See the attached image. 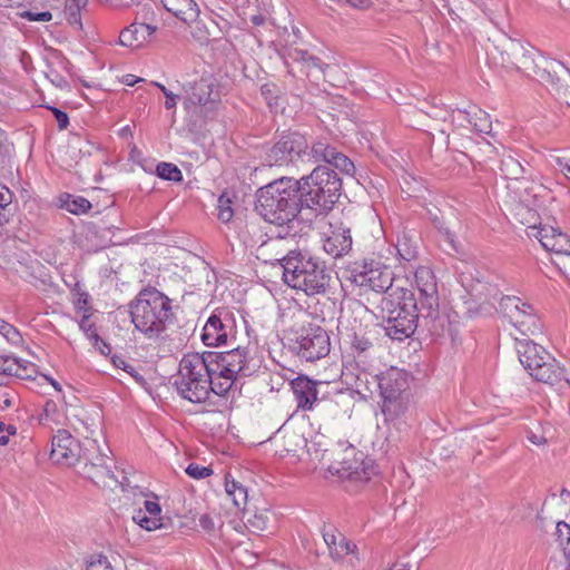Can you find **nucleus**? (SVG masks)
Wrapping results in <instances>:
<instances>
[{
  "label": "nucleus",
  "mask_w": 570,
  "mask_h": 570,
  "mask_svg": "<svg viewBox=\"0 0 570 570\" xmlns=\"http://www.w3.org/2000/svg\"><path fill=\"white\" fill-rule=\"evenodd\" d=\"M351 347L357 357L365 355L372 347L373 343L365 335L354 333Z\"/></svg>",
  "instance_id": "46"
},
{
  "label": "nucleus",
  "mask_w": 570,
  "mask_h": 570,
  "mask_svg": "<svg viewBox=\"0 0 570 570\" xmlns=\"http://www.w3.org/2000/svg\"><path fill=\"white\" fill-rule=\"evenodd\" d=\"M2 336L13 345H19L22 342L20 332L12 324H9V326L6 327Z\"/></svg>",
  "instance_id": "59"
},
{
  "label": "nucleus",
  "mask_w": 570,
  "mask_h": 570,
  "mask_svg": "<svg viewBox=\"0 0 570 570\" xmlns=\"http://www.w3.org/2000/svg\"><path fill=\"white\" fill-rule=\"evenodd\" d=\"M112 364L117 368H121L122 371L127 372L137 383L145 384V377L137 371V368L127 362L124 356L121 355H114L111 357Z\"/></svg>",
  "instance_id": "45"
},
{
  "label": "nucleus",
  "mask_w": 570,
  "mask_h": 570,
  "mask_svg": "<svg viewBox=\"0 0 570 570\" xmlns=\"http://www.w3.org/2000/svg\"><path fill=\"white\" fill-rule=\"evenodd\" d=\"M199 527L209 537V538H216L218 535V532L220 528L223 527V522L219 518L216 520L210 514H202L199 517Z\"/></svg>",
  "instance_id": "44"
},
{
  "label": "nucleus",
  "mask_w": 570,
  "mask_h": 570,
  "mask_svg": "<svg viewBox=\"0 0 570 570\" xmlns=\"http://www.w3.org/2000/svg\"><path fill=\"white\" fill-rule=\"evenodd\" d=\"M500 173L503 178L513 181L514 184L523 176H525L529 170L520 163L518 158L513 155L503 154L500 160Z\"/></svg>",
  "instance_id": "33"
},
{
  "label": "nucleus",
  "mask_w": 570,
  "mask_h": 570,
  "mask_svg": "<svg viewBox=\"0 0 570 570\" xmlns=\"http://www.w3.org/2000/svg\"><path fill=\"white\" fill-rule=\"evenodd\" d=\"M18 16L22 19H27L28 21L37 22H47L52 19V13L50 11L36 12L31 9L18 12Z\"/></svg>",
  "instance_id": "55"
},
{
  "label": "nucleus",
  "mask_w": 570,
  "mask_h": 570,
  "mask_svg": "<svg viewBox=\"0 0 570 570\" xmlns=\"http://www.w3.org/2000/svg\"><path fill=\"white\" fill-rule=\"evenodd\" d=\"M420 110L434 122L432 126L428 125V129L424 130L431 135L432 138H434L432 130L438 131L441 136H444L443 141L448 145L449 136L446 135L445 122L453 116V111L444 104L435 102V98H433L432 102H425Z\"/></svg>",
  "instance_id": "23"
},
{
  "label": "nucleus",
  "mask_w": 570,
  "mask_h": 570,
  "mask_svg": "<svg viewBox=\"0 0 570 570\" xmlns=\"http://www.w3.org/2000/svg\"><path fill=\"white\" fill-rule=\"evenodd\" d=\"M304 443L303 436L295 432L284 435V449L287 452H296V448Z\"/></svg>",
  "instance_id": "57"
},
{
  "label": "nucleus",
  "mask_w": 570,
  "mask_h": 570,
  "mask_svg": "<svg viewBox=\"0 0 570 570\" xmlns=\"http://www.w3.org/2000/svg\"><path fill=\"white\" fill-rule=\"evenodd\" d=\"M299 190V181L294 177L275 179L257 189L255 210L265 222L292 229L305 208Z\"/></svg>",
  "instance_id": "2"
},
{
  "label": "nucleus",
  "mask_w": 570,
  "mask_h": 570,
  "mask_svg": "<svg viewBox=\"0 0 570 570\" xmlns=\"http://www.w3.org/2000/svg\"><path fill=\"white\" fill-rule=\"evenodd\" d=\"M225 490L228 497L232 498L234 504L237 508L245 505L247 502V490L246 488L235 480H225Z\"/></svg>",
  "instance_id": "40"
},
{
  "label": "nucleus",
  "mask_w": 570,
  "mask_h": 570,
  "mask_svg": "<svg viewBox=\"0 0 570 570\" xmlns=\"http://www.w3.org/2000/svg\"><path fill=\"white\" fill-rule=\"evenodd\" d=\"M14 207L12 205V194L6 187H0V225L9 222V218L13 215Z\"/></svg>",
  "instance_id": "42"
},
{
  "label": "nucleus",
  "mask_w": 570,
  "mask_h": 570,
  "mask_svg": "<svg viewBox=\"0 0 570 570\" xmlns=\"http://www.w3.org/2000/svg\"><path fill=\"white\" fill-rule=\"evenodd\" d=\"M171 303L156 287H144L128 305L135 328L149 340L158 338L176 321Z\"/></svg>",
  "instance_id": "4"
},
{
  "label": "nucleus",
  "mask_w": 570,
  "mask_h": 570,
  "mask_svg": "<svg viewBox=\"0 0 570 570\" xmlns=\"http://www.w3.org/2000/svg\"><path fill=\"white\" fill-rule=\"evenodd\" d=\"M524 368L535 381L550 385L560 382L563 377V370L551 355L550 361H547L546 357L540 354L539 357L533 360L531 367Z\"/></svg>",
  "instance_id": "21"
},
{
  "label": "nucleus",
  "mask_w": 570,
  "mask_h": 570,
  "mask_svg": "<svg viewBox=\"0 0 570 570\" xmlns=\"http://www.w3.org/2000/svg\"><path fill=\"white\" fill-rule=\"evenodd\" d=\"M515 350L523 367H531L533 360L540 354L550 361L549 352L529 337H515Z\"/></svg>",
  "instance_id": "28"
},
{
  "label": "nucleus",
  "mask_w": 570,
  "mask_h": 570,
  "mask_svg": "<svg viewBox=\"0 0 570 570\" xmlns=\"http://www.w3.org/2000/svg\"><path fill=\"white\" fill-rule=\"evenodd\" d=\"M79 327L87 335V337L94 340L95 345L98 346L100 336L97 333L95 323L90 321L88 315L82 316L81 321L79 322Z\"/></svg>",
  "instance_id": "52"
},
{
  "label": "nucleus",
  "mask_w": 570,
  "mask_h": 570,
  "mask_svg": "<svg viewBox=\"0 0 570 570\" xmlns=\"http://www.w3.org/2000/svg\"><path fill=\"white\" fill-rule=\"evenodd\" d=\"M544 72L558 99L570 107V85L566 83L567 78H570V69L562 62L552 60Z\"/></svg>",
  "instance_id": "20"
},
{
  "label": "nucleus",
  "mask_w": 570,
  "mask_h": 570,
  "mask_svg": "<svg viewBox=\"0 0 570 570\" xmlns=\"http://www.w3.org/2000/svg\"><path fill=\"white\" fill-rule=\"evenodd\" d=\"M198 356L205 363V368L209 376L207 381H212L210 385H213L212 392L219 396L226 395L236 381L233 376V370L227 367L224 362H220L219 352L198 353Z\"/></svg>",
  "instance_id": "14"
},
{
  "label": "nucleus",
  "mask_w": 570,
  "mask_h": 570,
  "mask_svg": "<svg viewBox=\"0 0 570 570\" xmlns=\"http://www.w3.org/2000/svg\"><path fill=\"white\" fill-rule=\"evenodd\" d=\"M19 358L9 355H0V375L17 374L19 371Z\"/></svg>",
  "instance_id": "48"
},
{
  "label": "nucleus",
  "mask_w": 570,
  "mask_h": 570,
  "mask_svg": "<svg viewBox=\"0 0 570 570\" xmlns=\"http://www.w3.org/2000/svg\"><path fill=\"white\" fill-rule=\"evenodd\" d=\"M235 334L234 313L228 308H216L203 327L202 341L206 346H220L235 338Z\"/></svg>",
  "instance_id": "11"
},
{
  "label": "nucleus",
  "mask_w": 570,
  "mask_h": 570,
  "mask_svg": "<svg viewBox=\"0 0 570 570\" xmlns=\"http://www.w3.org/2000/svg\"><path fill=\"white\" fill-rule=\"evenodd\" d=\"M335 149V147L322 140L313 142L311 147L308 146V149L304 150L303 170L321 161L326 165Z\"/></svg>",
  "instance_id": "32"
},
{
  "label": "nucleus",
  "mask_w": 570,
  "mask_h": 570,
  "mask_svg": "<svg viewBox=\"0 0 570 570\" xmlns=\"http://www.w3.org/2000/svg\"><path fill=\"white\" fill-rule=\"evenodd\" d=\"M460 116H463L464 120H466L475 131L480 134L490 135L492 130V122L490 120L489 114L481 109L473 110H458Z\"/></svg>",
  "instance_id": "35"
},
{
  "label": "nucleus",
  "mask_w": 570,
  "mask_h": 570,
  "mask_svg": "<svg viewBox=\"0 0 570 570\" xmlns=\"http://www.w3.org/2000/svg\"><path fill=\"white\" fill-rule=\"evenodd\" d=\"M382 396V413L386 422L405 416L410 404V381L405 371L391 367L376 377Z\"/></svg>",
  "instance_id": "6"
},
{
  "label": "nucleus",
  "mask_w": 570,
  "mask_h": 570,
  "mask_svg": "<svg viewBox=\"0 0 570 570\" xmlns=\"http://www.w3.org/2000/svg\"><path fill=\"white\" fill-rule=\"evenodd\" d=\"M214 85L209 79L202 78L198 81L189 85L187 92V101L191 105L206 106L207 104H215L216 97H213Z\"/></svg>",
  "instance_id": "31"
},
{
  "label": "nucleus",
  "mask_w": 570,
  "mask_h": 570,
  "mask_svg": "<svg viewBox=\"0 0 570 570\" xmlns=\"http://www.w3.org/2000/svg\"><path fill=\"white\" fill-rule=\"evenodd\" d=\"M288 347L301 360L315 362L328 355L330 335L326 330L314 323H304L293 327L287 336Z\"/></svg>",
  "instance_id": "8"
},
{
  "label": "nucleus",
  "mask_w": 570,
  "mask_h": 570,
  "mask_svg": "<svg viewBox=\"0 0 570 570\" xmlns=\"http://www.w3.org/2000/svg\"><path fill=\"white\" fill-rule=\"evenodd\" d=\"M520 186L508 185V188H513L520 202L530 203V198L535 199L538 197V193L535 189H542L541 185H537L532 179V174L528 173L521 180L517 181Z\"/></svg>",
  "instance_id": "36"
},
{
  "label": "nucleus",
  "mask_w": 570,
  "mask_h": 570,
  "mask_svg": "<svg viewBox=\"0 0 570 570\" xmlns=\"http://www.w3.org/2000/svg\"><path fill=\"white\" fill-rule=\"evenodd\" d=\"M164 8L176 18L189 24L197 20L199 9L194 0H160Z\"/></svg>",
  "instance_id": "29"
},
{
  "label": "nucleus",
  "mask_w": 570,
  "mask_h": 570,
  "mask_svg": "<svg viewBox=\"0 0 570 570\" xmlns=\"http://www.w3.org/2000/svg\"><path fill=\"white\" fill-rule=\"evenodd\" d=\"M547 570H570V551L563 549L561 559L551 558L547 564Z\"/></svg>",
  "instance_id": "53"
},
{
  "label": "nucleus",
  "mask_w": 570,
  "mask_h": 570,
  "mask_svg": "<svg viewBox=\"0 0 570 570\" xmlns=\"http://www.w3.org/2000/svg\"><path fill=\"white\" fill-rule=\"evenodd\" d=\"M185 471L190 478L196 480H202L213 474V470L209 466H202L196 463L188 464Z\"/></svg>",
  "instance_id": "54"
},
{
  "label": "nucleus",
  "mask_w": 570,
  "mask_h": 570,
  "mask_svg": "<svg viewBox=\"0 0 570 570\" xmlns=\"http://www.w3.org/2000/svg\"><path fill=\"white\" fill-rule=\"evenodd\" d=\"M527 302H523L520 297L513 295H503L499 299V311L504 317L511 321H518L517 316L520 315V311L527 306Z\"/></svg>",
  "instance_id": "37"
},
{
  "label": "nucleus",
  "mask_w": 570,
  "mask_h": 570,
  "mask_svg": "<svg viewBox=\"0 0 570 570\" xmlns=\"http://www.w3.org/2000/svg\"><path fill=\"white\" fill-rule=\"evenodd\" d=\"M276 86L275 85H264L262 86L261 88V94L262 96L265 98V100L267 101V104L269 106L273 105V100L277 98V95H276Z\"/></svg>",
  "instance_id": "64"
},
{
  "label": "nucleus",
  "mask_w": 570,
  "mask_h": 570,
  "mask_svg": "<svg viewBox=\"0 0 570 570\" xmlns=\"http://www.w3.org/2000/svg\"><path fill=\"white\" fill-rule=\"evenodd\" d=\"M61 202L62 207L75 215L86 214L91 208L90 202L81 196L72 197L66 194L65 198H61Z\"/></svg>",
  "instance_id": "41"
},
{
  "label": "nucleus",
  "mask_w": 570,
  "mask_h": 570,
  "mask_svg": "<svg viewBox=\"0 0 570 570\" xmlns=\"http://www.w3.org/2000/svg\"><path fill=\"white\" fill-rule=\"evenodd\" d=\"M396 249H397L400 257L405 262H411L416 256V252L414 249L410 248L407 246L406 242H403V243L399 242Z\"/></svg>",
  "instance_id": "62"
},
{
  "label": "nucleus",
  "mask_w": 570,
  "mask_h": 570,
  "mask_svg": "<svg viewBox=\"0 0 570 570\" xmlns=\"http://www.w3.org/2000/svg\"><path fill=\"white\" fill-rule=\"evenodd\" d=\"M419 292L417 303L429 313L442 314L439 304L438 283L431 268L421 266L414 274Z\"/></svg>",
  "instance_id": "16"
},
{
  "label": "nucleus",
  "mask_w": 570,
  "mask_h": 570,
  "mask_svg": "<svg viewBox=\"0 0 570 570\" xmlns=\"http://www.w3.org/2000/svg\"><path fill=\"white\" fill-rule=\"evenodd\" d=\"M557 537L560 543L562 544L563 541L570 542V525L563 521L557 522Z\"/></svg>",
  "instance_id": "63"
},
{
  "label": "nucleus",
  "mask_w": 570,
  "mask_h": 570,
  "mask_svg": "<svg viewBox=\"0 0 570 570\" xmlns=\"http://www.w3.org/2000/svg\"><path fill=\"white\" fill-rule=\"evenodd\" d=\"M325 390L321 395L320 405L334 415L345 414L352 405V392L341 389Z\"/></svg>",
  "instance_id": "25"
},
{
  "label": "nucleus",
  "mask_w": 570,
  "mask_h": 570,
  "mask_svg": "<svg viewBox=\"0 0 570 570\" xmlns=\"http://www.w3.org/2000/svg\"><path fill=\"white\" fill-rule=\"evenodd\" d=\"M352 243L351 228L341 223L324 239L323 249L333 258H338L352 249Z\"/></svg>",
  "instance_id": "22"
},
{
  "label": "nucleus",
  "mask_w": 570,
  "mask_h": 570,
  "mask_svg": "<svg viewBox=\"0 0 570 570\" xmlns=\"http://www.w3.org/2000/svg\"><path fill=\"white\" fill-rule=\"evenodd\" d=\"M297 409L302 411H312L314 405H320L321 395L325 389L330 387L326 382H317L305 375H299L289 383Z\"/></svg>",
  "instance_id": "15"
},
{
  "label": "nucleus",
  "mask_w": 570,
  "mask_h": 570,
  "mask_svg": "<svg viewBox=\"0 0 570 570\" xmlns=\"http://www.w3.org/2000/svg\"><path fill=\"white\" fill-rule=\"evenodd\" d=\"M220 362L233 370V376H249L256 372L257 364L248 346H237L227 352H219Z\"/></svg>",
  "instance_id": "19"
},
{
  "label": "nucleus",
  "mask_w": 570,
  "mask_h": 570,
  "mask_svg": "<svg viewBox=\"0 0 570 570\" xmlns=\"http://www.w3.org/2000/svg\"><path fill=\"white\" fill-rule=\"evenodd\" d=\"M108 461H110L108 454L102 451L97 440L87 439L83 442L80 462H83L82 472L88 479L95 483H97L99 479H112L114 472Z\"/></svg>",
  "instance_id": "13"
},
{
  "label": "nucleus",
  "mask_w": 570,
  "mask_h": 570,
  "mask_svg": "<svg viewBox=\"0 0 570 570\" xmlns=\"http://www.w3.org/2000/svg\"><path fill=\"white\" fill-rule=\"evenodd\" d=\"M528 236L537 238L546 250L553 254V257L570 250V237L558 228L532 225L528 227Z\"/></svg>",
  "instance_id": "18"
},
{
  "label": "nucleus",
  "mask_w": 570,
  "mask_h": 570,
  "mask_svg": "<svg viewBox=\"0 0 570 570\" xmlns=\"http://www.w3.org/2000/svg\"><path fill=\"white\" fill-rule=\"evenodd\" d=\"M144 509L135 510L132 520L147 531L164 528L163 518L160 514V505L156 501L145 500Z\"/></svg>",
  "instance_id": "26"
},
{
  "label": "nucleus",
  "mask_w": 570,
  "mask_h": 570,
  "mask_svg": "<svg viewBox=\"0 0 570 570\" xmlns=\"http://www.w3.org/2000/svg\"><path fill=\"white\" fill-rule=\"evenodd\" d=\"M439 232L441 235L440 242L444 246L446 250H453L455 253H459V245L456 243L454 234L449 229L444 227H439Z\"/></svg>",
  "instance_id": "51"
},
{
  "label": "nucleus",
  "mask_w": 570,
  "mask_h": 570,
  "mask_svg": "<svg viewBox=\"0 0 570 570\" xmlns=\"http://www.w3.org/2000/svg\"><path fill=\"white\" fill-rule=\"evenodd\" d=\"M156 174L159 178L169 180V181H181L183 180V174L181 170L171 163H159L156 167Z\"/></svg>",
  "instance_id": "43"
},
{
  "label": "nucleus",
  "mask_w": 570,
  "mask_h": 570,
  "mask_svg": "<svg viewBox=\"0 0 570 570\" xmlns=\"http://www.w3.org/2000/svg\"><path fill=\"white\" fill-rule=\"evenodd\" d=\"M381 309L385 334L395 341H404L415 331L431 337H441L450 330L449 316L429 313L409 288L396 287L389 293L382 298Z\"/></svg>",
  "instance_id": "1"
},
{
  "label": "nucleus",
  "mask_w": 570,
  "mask_h": 570,
  "mask_svg": "<svg viewBox=\"0 0 570 570\" xmlns=\"http://www.w3.org/2000/svg\"><path fill=\"white\" fill-rule=\"evenodd\" d=\"M552 264L568 278H570V250L561 256L552 257Z\"/></svg>",
  "instance_id": "56"
},
{
  "label": "nucleus",
  "mask_w": 570,
  "mask_h": 570,
  "mask_svg": "<svg viewBox=\"0 0 570 570\" xmlns=\"http://www.w3.org/2000/svg\"><path fill=\"white\" fill-rule=\"evenodd\" d=\"M81 450L82 446L67 430H59L52 438L50 459L56 463L75 465L80 463Z\"/></svg>",
  "instance_id": "17"
},
{
  "label": "nucleus",
  "mask_w": 570,
  "mask_h": 570,
  "mask_svg": "<svg viewBox=\"0 0 570 570\" xmlns=\"http://www.w3.org/2000/svg\"><path fill=\"white\" fill-rule=\"evenodd\" d=\"M296 181H299L305 208L317 215L331 212L341 197L342 178L326 165H317L309 175H304Z\"/></svg>",
  "instance_id": "5"
},
{
  "label": "nucleus",
  "mask_w": 570,
  "mask_h": 570,
  "mask_svg": "<svg viewBox=\"0 0 570 570\" xmlns=\"http://www.w3.org/2000/svg\"><path fill=\"white\" fill-rule=\"evenodd\" d=\"M86 570H114V568L106 556L95 553L86 561Z\"/></svg>",
  "instance_id": "47"
},
{
  "label": "nucleus",
  "mask_w": 570,
  "mask_h": 570,
  "mask_svg": "<svg viewBox=\"0 0 570 570\" xmlns=\"http://www.w3.org/2000/svg\"><path fill=\"white\" fill-rule=\"evenodd\" d=\"M322 535L330 551V556L334 560H341L355 549V544L348 541L334 525L325 524L322 529Z\"/></svg>",
  "instance_id": "24"
},
{
  "label": "nucleus",
  "mask_w": 570,
  "mask_h": 570,
  "mask_svg": "<svg viewBox=\"0 0 570 570\" xmlns=\"http://www.w3.org/2000/svg\"><path fill=\"white\" fill-rule=\"evenodd\" d=\"M283 267L284 283L307 296L325 294L332 282V271L325 262L303 250H289L277 259Z\"/></svg>",
  "instance_id": "3"
},
{
  "label": "nucleus",
  "mask_w": 570,
  "mask_h": 570,
  "mask_svg": "<svg viewBox=\"0 0 570 570\" xmlns=\"http://www.w3.org/2000/svg\"><path fill=\"white\" fill-rule=\"evenodd\" d=\"M154 85L160 89V91L165 95L166 101L165 107L167 109H171L176 106L178 95L173 94L170 90H168L163 83L154 82Z\"/></svg>",
  "instance_id": "61"
},
{
  "label": "nucleus",
  "mask_w": 570,
  "mask_h": 570,
  "mask_svg": "<svg viewBox=\"0 0 570 570\" xmlns=\"http://www.w3.org/2000/svg\"><path fill=\"white\" fill-rule=\"evenodd\" d=\"M352 282L365 291H373L379 294L392 289L393 273L387 267L374 266L373 262H364L352 269Z\"/></svg>",
  "instance_id": "12"
},
{
  "label": "nucleus",
  "mask_w": 570,
  "mask_h": 570,
  "mask_svg": "<svg viewBox=\"0 0 570 570\" xmlns=\"http://www.w3.org/2000/svg\"><path fill=\"white\" fill-rule=\"evenodd\" d=\"M156 27L147 23L134 22L121 30L119 35V43L124 47L138 48L140 47L154 32Z\"/></svg>",
  "instance_id": "27"
},
{
  "label": "nucleus",
  "mask_w": 570,
  "mask_h": 570,
  "mask_svg": "<svg viewBox=\"0 0 570 570\" xmlns=\"http://www.w3.org/2000/svg\"><path fill=\"white\" fill-rule=\"evenodd\" d=\"M205 363L198 356V353H188L179 362L178 374L174 385L178 394L191 402H205L213 390L212 381H207Z\"/></svg>",
  "instance_id": "7"
},
{
  "label": "nucleus",
  "mask_w": 570,
  "mask_h": 570,
  "mask_svg": "<svg viewBox=\"0 0 570 570\" xmlns=\"http://www.w3.org/2000/svg\"><path fill=\"white\" fill-rule=\"evenodd\" d=\"M51 112L52 115L55 116L57 122H58V127L60 130H63V129H67L68 125H69V116L67 112L60 110L59 108L57 107H52V106H48L47 107Z\"/></svg>",
  "instance_id": "58"
},
{
  "label": "nucleus",
  "mask_w": 570,
  "mask_h": 570,
  "mask_svg": "<svg viewBox=\"0 0 570 570\" xmlns=\"http://www.w3.org/2000/svg\"><path fill=\"white\" fill-rule=\"evenodd\" d=\"M344 470L347 472L348 476L360 481H368L372 475L376 474L375 465L372 460H362L360 465H348Z\"/></svg>",
  "instance_id": "39"
},
{
  "label": "nucleus",
  "mask_w": 570,
  "mask_h": 570,
  "mask_svg": "<svg viewBox=\"0 0 570 570\" xmlns=\"http://www.w3.org/2000/svg\"><path fill=\"white\" fill-rule=\"evenodd\" d=\"M4 263L6 267L26 282L37 286L38 283L47 285L50 282V275L45 265L38 259L31 258V256L23 250H4Z\"/></svg>",
  "instance_id": "10"
},
{
  "label": "nucleus",
  "mask_w": 570,
  "mask_h": 570,
  "mask_svg": "<svg viewBox=\"0 0 570 570\" xmlns=\"http://www.w3.org/2000/svg\"><path fill=\"white\" fill-rule=\"evenodd\" d=\"M308 149L306 137L297 131L283 134L266 153L268 166L303 169L304 150Z\"/></svg>",
  "instance_id": "9"
},
{
  "label": "nucleus",
  "mask_w": 570,
  "mask_h": 570,
  "mask_svg": "<svg viewBox=\"0 0 570 570\" xmlns=\"http://www.w3.org/2000/svg\"><path fill=\"white\" fill-rule=\"evenodd\" d=\"M81 10L79 7L66 3L63 11L68 23L79 30L82 29Z\"/></svg>",
  "instance_id": "49"
},
{
  "label": "nucleus",
  "mask_w": 570,
  "mask_h": 570,
  "mask_svg": "<svg viewBox=\"0 0 570 570\" xmlns=\"http://www.w3.org/2000/svg\"><path fill=\"white\" fill-rule=\"evenodd\" d=\"M501 63L504 68H520L522 60L527 58V50L515 40L509 39L507 49L500 51Z\"/></svg>",
  "instance_id": "34"
},
{
  "label": "nucleus",
  "mask_w": 570,
  "mask_h": 570,
  "mask_svg": "<svg viewBox=\"0 0 570 570\" xmlns=\"http://www.w3.org/2000/svg\"><path fill=\"white\" fill-rule=\"evenodd\" d=\"M517 318L518 321H511L510 323L522 336L529 337L541 332L540 318L535 314L533 306L529 303L520 311V315Z\"/></svg>",
  "instance_id": "30"
},
{
  "label": "nucleus",
  "mask_w": 570,
  "mask_h": 570,
  "mask_svg": "<svg viewBox=\"0 0 570 570\" xmlns=\"http://www.w3.org/2000/svg\"><path fill=\"white\" fill-rule=\"evenodd\" d=\"M268 518L267 515L259 513L248 519V524L256 531H264L267 529Z\"/></svg>",
  "instance_id": "60"
},
{
  "label": "nucleus",
  "mask_w": 570,
  "mask_h": 570,
  "mask_svg": "<svg viewBox=\"0 0 570 570\" xmlns=\"http://www.w3.org/2000/svg\"><path fill=\"white\" fill-rule=\"evenodd\" d=\"M230 199L229 198H225L224 195H222L219 198H218V219L222 220L223 223H228L230 222V219L233 218L234 216V212L230 207Z\"/></svg>",
  "instance_id": "50"
},
{
  "label": "nucleus",
  "mask_w": 570,
  "mask_h": 570,
  "mask_svg": "<svg viewBox=\"0 0 570 570\" xmlns=\"http://www.w3.org/2000/svg\"><path fill=\"white\" fill-rule=\"evenodd\" d=\"M326 166L331 168L334 167L342 174L350 177H353L355 174V166L353 161L346 155L338 151L337 149L334 150V154L332 155L331 159H328Z\"/></svg>",
  "instance_id": "38"
}]
</instances>
